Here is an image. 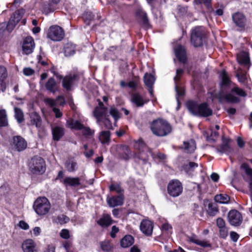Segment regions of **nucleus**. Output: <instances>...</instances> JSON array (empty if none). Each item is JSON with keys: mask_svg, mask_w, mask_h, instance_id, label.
I'll return each mask as SVG.
<instances>
[{"mask_svg": "<svg viewBox=\"0 0 252 252\" xmlns=\"http://www.w3.org/2000/svg\"><path fill=\"white\" fill-rule=\"evenodd\" d=\"M186 105L190 113L195 116L207 117L213 114L212 110L206 102L198 104L193 100H189Z\"/></svg>", "mask_w": 252, "mask_h": 252, "instance_id": "f257e3e1", "label": "nucleus"}, {"mask_svg": "<svg viewBox=\"0 0 252 252\" xmlns=\"http://www.w3.org/2000/svg\"><path fill=\"white\" fill-rule=\"evenodd\" d=\"M232 85L231 80H222L220 84L221 92L216 94L214 95L213 97L217 98L220 102H222L224 100L229 102H239L240 101L239 98L233 95L232 94L229 93L223 94L227 93L229 91H231V89L233 87H232Z\"/></svg>", "mask_w": 252, "mask_h": 252, "instance_id": "f03ea898", "label": "nucleus"}, {"mask_svg": "<svg viewBox=\"0 0 252 252\" xmlns=\"http://www.w3.org/2000/svg\"><path fill=\"white\" fill-rule=\"evenodd\" d=\"M151 129L155 135L163 137L171 133L172 126L166 121L158 119L153 121L151 125Z\"/></svg>", "mask_w": 252, "mask_h": 252, "instance_id": "7ed1b4c3", "label": "nucleus"}, {"mask_svg": "<svg viewBox=\"0 0 252 252\" xmlns=\"http://www.w3.org/2000/svg\"><path fill=\"white\" fill-rule=\"evenodd\" d=\"M24 13L25 11L22 9L18 10L13 13L7 24L5 23L0 24V40L2 38L6 30L10 32L14 29L22 18Z\"/></svg>", "mask_w": 252, "mask_h": 252, "instance_id": "20e7f679", "label": "nucleus"}, {"mask_svg": "<svg viewBox=\"0 0 252 252\" xmlns=\"http://www.w3.org/2000/svg\"><path fill=\"white\" fill-rule=\"evenodd\" d=\"M206 40V32L202 27H196L191 30L190 42L195 47H200L203 45Z\"/></svg>", "mask_w": 252, "mask_h": 252, "instance_id": "39448f33", "label": "nucleus"}, {"mask_svg": "<svg viewBox=\"0 0 252 252\" xmlns=\"http://www.w3.org/2000/svg\"><path fill=\"white\" fill-rule=\"evenodd\" d=\"M33 208L37 214L42 216L49 212L51 205L47 198L40 197L37 198L34 201Z\"/></svg>", "mask_w": 252, "mask_h": 252, "instance_id": "423d86ee", "label": "nucleus"}, {"mask_svg": "<svg viewBox=\"0 0 252 252\" xmlns=\"http://www.w3.org/2000/svg\"><path fill=\"white\" fill-rule=\"evenodd\" d=\"M29 168L33 173H44L45 171V163L44 159L38 156L32 158L29 163Z\"/></svg>", "mask_w": 252, "mask_h": 252, "instance_id": "0eeeda50", "label": "nucleus"}, {"mask_svg": "<svg viewBox=\"0 0 252 252\" xmlns=\"http://www.w3.org/2000/svg\"><path fill=\"white\" fill-rule=\"evenodd\" d=\"M64 36V31L59 26L53 25L48 29L47 37L54 41H60L63 38Z\"/></svg>", "mask_w": 252, "mask_h": 252, "instance_id": "6e6552de", "label": "nucleus"}, {"mask_svg": "<svg viewBox=\"0 0 252 252\" xmlns=\"http://www.w3.org/2000/svg\"><path fill=\"white\" fill-rule=\"evenodd\" d=\"M134 147L135 150L139 151V154H135L134 157L139 159H142L146 161L148 155L147 153L146 154L145 153H147L148 152H150V150L147 147L143 140L140 139L138 141H136L134 144Z\"/></svg>", "mask_w": 252, "mask_h": 252, "instance_id": "1a4fd4ad", "label": "nucleus"}, {"mask_svg": "<svg viewBox=\"0 0 252 252\" xmlns=\"http://www.w3.org/2000/svg\"><path fill=\"white\" fill-rule=\"evenodd\" d=\"M183 191L181 183L177 180L171 181L167 187L168 193L171 196L176 197L179 196Z\"/></svg>", "mask_w": 252, "mask_h": 252, "instance_id": "9d476101", "label": "nucleus"}, {"mask_svg": "<svg viewBox=\"0 0 252 252\" xmlns=\"http://www.w3.org/2000/svg\"><path fill=\"white\" fill-rule=\"evenodd\" d=\"M174 52L178 61L183 63L184 67H185L188 62L186 50L181 45H178L174 48Z\"/></svg>", "mask_w": 252, "mask_h": 252, "instance_id": "9b49d317", "label": "nucleus"}, {"mask_svg": "<svg viewBox=\"0 0 252 252\" xmlns=\"http://www.w3.org/2000/svg\"><path fill=\"white\" fill-rule=\"evenodd\" d=\"M11 145L13 148L18 152L24 150L27 146V142L20 136H14Z\"/></svg>", "mask_w": 252, "mask_h": 252, "instance_id": "f8f14e48", "label": "nucleus"}, {"mask_svg": "<svg viewBox=\"0 0 252 252\" xmlns=\"http://www.w3.org/2000/svg\"><path fill=\"white\" fill-rule=\"evenodd\" d=\"M232 19L235 26L243 30L245 28L247 19L245 16L241 12H236L232 15Z\"/></svg>", "mask_w": 252, "mask_h": 252, "instance_id": "ddd939ff", "label": "nucleus"}, {"mask_svg": "<svg viewBox=\"0 0 252 252\" xmlns=\"http://www.w3.org/2000/svg\"><path fill=\"white\" fill-rule=\"evenodd\" d=\"M228 221L232 225L237 226L241 224L242 217L240 212L236 210L229 211L228 214Z\"/></svg>", "mask_w": 252, "mask_h": 252, "instance_id": "4468645a", "label": "nucleus"}, {"mask_svg": "<svg viewBox=\"0 0 252 252\" xmlns=\"http://www.w3.org/2000/svg\"><path fill=\"white\" fill-rule=\"evenodd\" d=\"M99 107L95 108L94 111V115L97 119V122L102 121L105 117H108L107 108L104 106L103 104L101 102L99 103Z\"/></svg>", "mask_w": 252, "mask_h": 252, "instance_id": "2eb2a0df", "label": "nucleus"}, {"mask_svg": "<svg viewBox=\"0 0 252 252\" xmlns=\"http://www.w3.org/2000/svg\"><path fill=\"white\" fill-rule=\"evenodd\" d=\"M154 228V224L152 221L148 220H143L140 223V230L145 235L150 236L152 234Z\"/></svg>", "mask_w": 252, "mask_h": 252, "instance_id": "dca6fc26", "label": "nucleus"}, {"mask_svg": "<svg viewBox=\"0 0 252 252\" xmlns=\"http://www.w3.org/2000/svg\"><path fill=\"white\" fill-rule=\"evenodd\" d=\"M34 45V40L32 37H26L23 41L22 46L23 53L26 55L32 53L33 52Z\"/></svg>", "mask_w": 252, "mask_h": 252, "instance_id": "f3484780", "label": "nucleus"}, {"mask_svg": "<svg viewBox=\"0 0 252 252\" xmlns=\"http://www.w3.org/2000/svg\"><path fill=\"white\" fill-rule=\"evenodd\" d=\"M124 199L123 194H119L111 197H107V202L110 207H114L122 205L124 203Z\"/></svg>", "mask_w": 252, "mask_h": 252, "instance_id": "a211bd4d", "label": "nucleus"}, {"mask_svg": "<svg viewBox=\"0 0 252 252\" xmlns=\"http://www.w3.org/2000/svg\"><path fill=\"white\" fill-rule=\"evenodd\" d=\"M118 153L120 158L128 160L131 157V153L128 146L121 145L118 147Z\"/></svg>", "mask_w": 252, "mask_h": 252, "instance_id": "6ab92c4d", "label": "nucleus"}, {"mask_svg": "<svg viewBox=\"0 0 252 252\" xmlns=\"http://www.w3.org/2000/svg\"><path fill=\"white\" fill-rule=\"evenodd\" d=\"M179 80H176V81H179ZM175 89L176 92V98L177 101L178 106L176 108L177 110H178L180 108V102L179 98H182L184 96L185 94V89L184 87L181 85L179 81H176L175 83Z\"/></svg>", "mask_w": 252, "mask_h": 252, "instance_id": "aec40b11", "label": "nucleus"}, {"mask_svg": "<svg viewBox=\"0 0 252 252\" xmlns=\"http://www.w3.org/2000/svg\"><path fill=\"white\" fill-rule=\"evenodd\" d=\"M237 60L239 63L244 65L248 69L250 67V61L248 53L241 52L237 54Z\"/></svg>", "mask_w": 252, "mask_h": 252, "instance_id": "412c9836", "label": "nucleus"}, {"mask_svg": "<svg viewBox=\"0 0 252 252\" xmlns=\"http://www.w3.org/2000/svg\"><path fill=\"white\" fill-rule=\"evenodd\" d=\"M22 249L24 252H37L35 243L32 239H28L24 242Z\"/></svg>", "mask_w": 252, "mask_h": 252, "instance_id": "4be33fe9", "label": "nucleus"}, {"mask_svg": "<svg viewBox=\"0 0 252 252\" xmlns=\"http://www.w3.org/2000/svg\"><path fill=\"white\" fill-rule=\"evenodd\" d=\"M229 140L225 139L224 138H222V144L218 147L217 148V151L219 153L221 154L225 153L228 154L231 153L232 149L229 146Z\"/></svg>", "mask_w": 252, "mask_h": 252, "instance_id": "5701e85b", "label": "nucleus"}, {"mask_svg": "<svg viewBox=\"0 0 252 252\" xmlns=\"http://www.w3.org/2000/svg\"><path fill=\"white\" fill-rule=\"evenodd\" d=\"M64 128L59 126L52 127L53 138L55 141H59L64 135Z\"/></svg>", "mask_w": 252, "mask_h": 252, "instance_id": "b1692460", "label": "nucleus"}, {"mask_svg": "<svg viewBox=\"0 0 252 252\" xmlns=\"http://www.w3.org/2000/svg\"><path fill=\"white\" fill-rule=\"evenodd\" d=\"M188 239L189 242L199 245L202 247L206 248L211 247V245L208 242L199 240L197 239V237L195 235L193 234L190 236H188Z\"/></svg>", "mask_w": 252, "mask_h": 252, "instance_id": "393cba45", "label": "nucleus"}, {"mask_svg": "<svg viewBox=\"0 0 252 252\" xmlns=\"http://www.w3.org/2000/svg\"><path fill=\"white\" fill-rule=\"evenodd\" d=\"M185 152L191 153L194 151L196 149V143L194 140L190 139L189 141L184 142V145L182 147Z\"/></svg>", "mask_w": 252, "mask_h": 252, "instance_id": "a878e982", "label": "nucleus"}, {"mask_svg": "<svg viewBox=\"0 0 252 252\" xmlns=\"http://www.w3.org/2000/svg\"><path fill=\"white\" fill-rule=\"evenodd\" d=\"M66 126L67 127L76 130H81L84 127V125L80 122L73 119H69L67 120Z\"/></svg>", "mask_w": 252, "mask_h": 252, "instance_id": "bb28decb", "label": "nucleus"}, {"mask_svg": "<svg viewBox=\"0 0 252 252\" xmlns=\"http://www.w3.org/2000/svg\"><path fill=\"white\" fill-rule=\"evenodd\" d=\"M65 167L69 172H73L77 169V162L73 158H68L64 163Z\"/></svg>", "mask_w": 252, "mask_h": 252, "instance_id": "cd10ccee", "label": "nucleus"}, {"mask_svg": "<svg viewBox=\"0 0 252 252\" xmlns=\"http://www.w3.org/2000/svg\"><path fill=\"white\" fill-rule=\"evenodd\" d=\"M131 101L137 107H142L148 100H144L142 96L139 94L135 93L132 95Z\"/></svg>", "mask_w": 252, "mask_h": 252, "instance_id": "c85d7f7f", "label": "nucleus"}, {"mask_svg": "<svg viewBox=\"0 0 252 252\" xmlns=\"http://www.w3.org/2000/svg\"><path fill=\"white\" fill-rule=\"evenodd\" d=\"M63 183L66 186L75 187L80 185V180L78 177H66L63 180Z\"/></svg>", "mask_w": 252, "mask_h": 252, "instance_id": "c756f323", "label": "nucleus"}, {"mask_svg": "<svg viewBox=\"0 0 252 252\" xmlns=\"http://www.w3.org/2000/svg\"><path fill=\"white\" fill-rule=\"evenodd\" d=\"M136 15L140 18V22L144 27H147L149 26L148 19L145 11L141 9H138L136 11Z\"/></svg>", "mask_w": 252, "mask_h": 252, "instance_id": "7c9ffc66", "label": "nucleus"}, {"mask_svg": "<svg viewBox=\"0 0 252 252\" xmlns=\"http://www.w3.org/2000/svg\"><path fill=\"white\" fill-rule=\"evenodd\" d=\"M99 139L102 144L108 145L110 141V132L102 131L99 133Z\"/></svg>", "mask_w": 252, "mask_h": 252, "instance_id": "2f4dec72", "label": "nucleus"}, {"mask_svg": "<svg viewBox=\"0 0 252 252\" xmlns=\"http://www.w3.org/2000/svg\"><path fill=\"white\" fill-rule=\"evenodd\" d=\"M97 223L102 227H107L111 224L112 220L109 215L105 214L97 221Z\"/></svg>", "mask_w": 252, "mask_h": 252, "instance_id": "473e14b6", "label": "nucleus"}, {"mask_svg": "<svg viewBox=\"0 0 252 252\" xmlns=\"http://www.w3.org/2000/svg\"><path fill=\"white\" fill-rule=\"evenodd\" d=\"M134 243L133 237L130 235H126L121 241V246L123 248H128Z\"/></svg>", "mask_w": 252, "mask_h": 252, "instance_id": "72a5a7b5", "label": "nucleus"}, {"mask_svg": "<svg viewBox=\"0 0 252 252\" xmlns=\"http://www.w3.org/2000/svg\"><path fill=\"white\" fill-rule=\"evenodd\" d=\"M56 77L58 79H80L84 78V75L82 72L78 71L77 70H73L68 75L66 76L64 78L62 76H59L57 74Z\"/></svg>", "mask_w": 252, "mask_h": 252, "instance_id": "f704fd0d", "label": "nucleus"}, {"mask_svg": "<svg viewBox=\"0 0 252 252\" xmlns=\"http://www.w3.org/2000/svg\"><path fill=\"white\" fill-rule=\"evenodd\" d=\"M59 84L55 80H48L46 83V88L50 92L55 93L58 91Z\"/></svg>", "mask_w": 252, "mask_h": 252, "instance_id": "c9c22d12", "label": "nucleus"}, {"mask_svg": "<svg viewBox=\"0 0 252 252\" xmlns=\"http://www.w3.org/2000/svg\"><path fill=\"white\" fill-rule=\"evenodd\" d=\"M31 124L35 125V126L39 128L41 126V119L39 115L36 112H33L31 114Z\"/></svg>", "mask_w": 252, "mask_h": 252, "instance_id": "e433bc0d", "label": "nucleus"}, {"mask_svg": "<svg viewBox=\"0 0 252 252\" xmlns=\"http://www.w3.org/2000/svg\"><path fill=\"white\" fill-rule=\"evenodd\" d=\"M214 199L216 202L221 204H227L230 200V197L225 194H217L215 196Z\"/></svg>", "mask_w": 252, "mask_h": 252, "instance_id": "4c0bfd02", "label": "nucleus"}, {"mask_svg": "<svg viewBox=\"0 0 252 252\" xmlns=\"http://www.w3.org/2000/svg\"><path fill=\"white\" fill-rule=\"evenodd\" d=\"M58 4L51 0L48 3L44 4L43 8V11L46 14L54 11L57 8Z\"/></svg>", "mask_w": 252, "mask_h": 252, "instance_id": "58836bf2", "label": "nucleus"}, {"mask_svg": "<svg viewBox=\"0 0 252 252\" xmlns=\"http://www.w3.org/2000/svg\"><path fill=\"white\" fill-rule=\"evenodd\" d=\"M8 120L6 111L4 109L0 110V127H4L8 126Z\"/></svg>", "mask_w": 252, "mask_h": 252, "instance_id": "ea45409f", "label": "nucleus"}, {"mask_svg": "<svg viewBox=\"0 0 252 252\" xmlns=\"http://www.w3.org/2000/svg\"><path fill=\"white\" fill-rule=\"evenodd\" d=\"M75 51V46L71 43L66 44L64 48V52L65 56H70L74 54Z\"/></svg>", "mask_w": 252, "mask_h": 252, "instance_id": "a19ab883", "label": "nucleus"}, {"mask_svg": "<svg viewBox=\"0 0 252 252\" xmlns=\"http://www.w3.org/2000/svg\"><path fill=\"white\" fill-rule=\"evenodd\" d=\"M198 164L194 162H189L188 163L185 164L183 166V170L187 173H189L193 171L194 169L197 167Z\"/></svg>", "mask_w": 252, "mask_h": 252, "instance_id": "79ce46f5", "label": "nucleus"}, {"mask_svg": "<svg viewBox=\"0 0 252 252\" xmlns=\"http://www.w3.org/2000/svg\"><path fill=\"white\" fill-rule=\"evenodd\" d=\"M218 211L219 210L216 204L212 203H209L207 212L210 216H215Z\"/></svg>", "mask_w": 252, "mask_h": 252, "instance_id": "37998d69", "label": "nucleus"}, {"mask_svg": "<svg viewBox=\"0 0 252 252\" xmlns=\"http://www.w3.org/2000/svg\"><path fill=\"white\" fill-rule=\"evenodd\" d=\"M15 117L19 123H21L24 121V114L22 110L18 108H14Z\"/></svg>", "mask_w": 252, "mask_h": 252, "instance_id": "c03bdc74", "label": "nucleus"}, {"mask_svg": "<svg viewBox=\"0 0 252 252\" xmlns=\"http://www.w3.org/2000/svg\"><path fill=\"white\" fill-rule=\"evenodd\" d=\"M241 169H243L244 172L249 177L251 180H252V169L250 167L247 163H243L241 165Z\"/></svg>", "mask_w": 252, "mask_h": 252, "instance_id": "a18cd8bd", "label": "nucleus"}, {"mask_svg": "<svg viewBox=\"0 0 252 252\" xmlns=\"http://www.w3.org/2000/svg\"><path fill=\"white\" fill-rule=\"evenodd\" d=\"M81 130H82L83 135L88 138L93 136L94 133V130L91 129L89 127H85L84 126L83 128H82Z\"/></svg>", "mask_w": 252, "mask_h": 252, "instance_id": "49530a36", "label": "nucleus"}, {"mask_svg": "<svg viewBox=\"0 0 252 252\" xmlns=\"http://www.w3.org/2000/svg\"><path fill=\"white\" fill-rule=\"evenodd\" d=\"M120 85L123 87L127 86L132 89H136L138 85V83L136 81H129L128 83H126L124 81H121Z\"/></svg>", "mask_w": 252, "mask_h": 252, "instance_id": "de8ad7c7", "label": "nucleus"}, {"mask_svg": "<svg viewBox=\"0 0 252 252\" xmlns=\"http://www.w3.org/2000/svg\"><path fill=\"white\" fill-rule=\"evenodd\" d=\"M145 85L148 88L149 92L152 96H153L154 91L153 86L154 84L155 80H144Z\"/></svg>", "mask_w": 252, "mask_h": 252, "instance_id": "09e8293b", "label": "nucleus"}, {"mask_svg": "<svg viewBox=\"0 0 252 252\" xmlns=\"http://www.w3.org/2000/svg\"><path fill=\"white\" fill-rule=\"evenodd\" d=\"M219 132L217 131H211L210 135H207L206 136L207 140L209 142H215L216 140L219 137Z\"/></svg>", "mask_w": 252, "mask_h": 252, "instance_id": "8fccbe9b", "label": "nucleus"}, {"mask_svg": "<svg viewBox=\"0 0 252 252\" xmlns=\"http://www.w3.org/2000/svg\"><path fill=\"white\" fill-rule=\"evenodd\" d=\"M231 93H235L236 94L241 96H246V93L241 89L237 87H233L231 90Z\"/></svg>", "mask_w": 252, "mask_h": 252, "instance_id": "3c124183", "label": "nucleus"}, {"mask_svg": "<svg viewBox=\"0 0 252 252\" xmlns=\"http://www.w3.org/2000/svg\"><path fill=\"white\" fill-rule=\"evenodd\" d=\"M100 245L101 249L104 251H110L112 249V245L109 241L101 242Z\"/></svg>", "mask_w": 252, "mask_h": 252, "instance_id": "603ef678", "label": "nucleus"}, {"mask_svg": "<svg viewBox=\"0 0 252 252\" xmlns=\"http://www.w3.org/2000/svg\"><path fill=\"white\" fill-rule=\"evenodd\" d=\"M109 114L115 119L117 120L120 117V114L118 110L115 107H111L109 110Z\"/></svg>", "mask_w": 252, "mask_h": 252, "instance_id": "864d4df0", "label": "nucleus"}, {"mask_svg": "<svg viewBox=\"0 0 252 252\" xmlns=\"http://www.w3.org/2000/svg\"><path fill=\"white\" fill-rule=\"evenodd\" d=\"M110 191H116L119 194H123V189L121 188L119 185L112 184L110 186Z\"/></svg>", "mask_w": 252, "mask_h": 252, "instance_id": "5fc2aeb1", "label": "nucleus"}, {"mask_svg": "<svg viewBox=\"0 0 252 252\" xmlns=\"http://www.w3.org/2000/svg\"><path fill=\"white\" fill-rule=\"evenodd\" d=\"M63 86L67 91L71 90L72 86V80H63Z\"/></svg>", "mask_w": 252, "mask_h": 252, "instance_id": "6e6d98bb", "label": "nucleus"}, {"mask_svg": "<svg viewBox=\"0 0 252 252\" xmlns=\"http://www.w3.org/2000/svg\"><path fill=\"white\" fill-rule=\"evenodd\" d=\"M102 123L104 125V126L105 128L107 129H112V125L111 123L110 120L108 118V117H105L103 119V120L98 123Z\"/></svg>", "mask_w": 252, "mask_h": 252, "instance_id": "4d7b16f0", "label": "nucleus"}, {"mask_svg": "<svg viewBox=\"0 0 252 252\" xmlns=\"http://www.w3.org/2000/svg\"><path fill=\"white\" fill-rule=\"evenodd\" d=\"M220 236L221 238L225 239L228 236V231L226 226L219 228Z\"/></svg>", "mask_w": 252, "mask_h": 252, "instance_id": "13d9d810", "label": "nucleus"}, {"mask_svg": "<svg viewBox=\"0 0 252 252\" xmlns=\"http://www.w3.org/2000/svg\"><path fill=\"white\" fill-rule=\"evenodd\" d=\"M8 76V73L6 67L0 65V79H6Z\"/></svg>", "mask_w": 252, "mask_h": 252, "instance_id": "bf43d9fd", "label": "nucleus"}, {"mask_svg": "<svg viewBox=\"0 0 252 252\" xmlns=\"http://www.w3.org/2000/svg\"><path fill=\"white\" fill-rule=\"evenodd\" d=\"M57 219L58 222L61 224L66 223L69 220V218L64 215L59 216L57 218Z\"/></svg>", "mask_w": 252, "mask_h": 252, "instance_id": "052dcab7", "label": "nucleus"}, {"mask_svg": "<svg viewBox=\"0 0 252 252\" xmlns=\"http://www.w3.org/2000/svg\"><path fill=\"white\" fill-rule=\"evenodd\" d=\"M212 0H196V2L198 4H204L205 6L209 9H211V3Z\"/></svg>", "mask_w": 252, "mask_h": 252, "instance_id": "680f3d73", "label": "nucleus"}, {"mask_svg": "<svg viewBox=\"0 0 252 252\" xmlns=\"http://www.w3.org/2000/svg\"><path fill=\"white\" fill-rule=\"evenodd\" d=\"M60 236L63 239H68L70 237L69 230L66 229L62 230L60 232Z\"/></svg>", "mask_w": 252, "mask_h": 252, "instance_id": "e2e57ef3", "label": "nucleus"}, {"mask_svg": "<svg viewBox=\"0 0 252 252\" xmlns=\"http://www.w3.org/2000/svg\"><path fill=\"white\" fill-rule=\"evenodd\" d=\"M216 223L219 228L226 226L225 221L221 218L217 219Z\"/></svg>", "mask_w": 252, "mask_h": 252, "instance_id": "0e129e2a", "label": "nucleus"}, {"mask_svg": "<svg viewBox=\"0 0 252 252\" xmlns=\"http://www.w3.org/2000/svg\"><path fill=\"white\" fill-rule=\"evenodd\" d=\"M23 73L26 76H30L34 74V71L30 67H26L23 69Z\"/></svg>", "mask_w": 252, "mask_h": 252, "instance_id": "69168bd1", "label": "nucleus"}, {"mask_svg": "<svg viewBox=\"0 0 252 252\" xmlns=\"http://www.w3.org/2000/svg\"><path fill=\"white\" fill-rule=\"evenodd\" d=\"M45 102L50 105L51 107H55L56 105V100L52 98H47L45 99Z\"/></svg>", "mask_w": 252, "mask_h": 252, "instance_id": "338daca9", "label": "nucleus"}, {"mask_svg": "<svg viewBox=\"0 0 252 252\" xmlns=\"http://www.w3.org/2000/svg\"><path fill=\"white\" fill-rule=\"evenodd\" d=\"M52 110L54 113L55 114V116L57 118H61L63 114L58 108L56 107H53Z\"/></svg>", "mask_w": 252, "mask_h": 252, "instance_id": "774afa93", "label": "nucleus"}]
</instances>
